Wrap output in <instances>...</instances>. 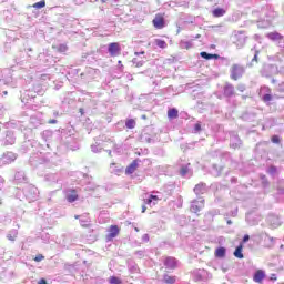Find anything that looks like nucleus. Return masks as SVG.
Wrapping results in <instances>:
<instances>
[{
	"label": "nucleus",
	"mask_w": 284,
	"mask_h": 284,
	"mask_svg": "<svg viewBox=\"0 0 284 284\" xmlns=\"http://www.w3.org/2000/svg\"><path fill=\"white\" fill-rule=\"evenodd\" d=\"M3 183H6V180H3V178L0 176V185H3Z\"/></svg>",
	"instance_id": "nucleus-42"
},
{
	"label": "nucleus",
	"mask_w": 284,
	"mask_h": 284,
	"mask_svg": "<svg viewBox=\"0 0 284 284\" xmlns=\"http://www.w3.org/2000/svg\"><path fill=\"white\" fill-rule=\"evenodd\" d=\"M181 45H182V48H185V50H190V48H192V42H190V41H182Z\"/></svg>",
	"instance_id": "nucleus-27"
},
{
	"label": "nucleus",
	"mask_w": 284,
	"mask_h": 284,
	"mask_svg": "<svg viewBox=\"0 0 284 284\" xmlns=\"http://www.w3.org/2000/svg\"><path fill=\"white\" fill-rule=\"evenodd\" d=\"M247 241H250V235H244L243 243H247Z\"/></svg>",
	"instance_id": "nucleus-36"
},
{
	"label": "nucleus",
	"mask_w": 284,
	"mask_h": 284,
	"mask_svg": "<svg viewBox=\"0 0 284 284\" xmlns=\"http://www.w3.org/2000/svg\"><path fill=\"white\" fill-rule=\"evenodd\" d=\"M160 201L159 196L156 195H150L149 199L144 200L145 205H156V202Z\"/></svg>",
	"instance_id": "nucleus-12"
},
{
	"label": "nucleus",
	"mask_w": 284,
	"mask_h": 284,
	"mask_svg": "<svg viewBox=\"0 0 284 284\" xmlns=\"http://www.w3.org/2000/svg\"><path fill=\"white\" fill-rule=\"evenodd\" d=\"M125 126L128 128V130H134V128H136V120L135 119L126 120Z\"/></svg>",
	"instance_id": "nucleus-15"
},
{
	"label": "nucleus",
	"mask_w": 284,
	"mask_h": 284,
	"mask_svg": "<svg viewBox=\"0 0 284 284\" xmlns=\"http://www.w3.org/2000/svg\"><path fill=\"white\" fill-rule=\"evenodd\" d=\"M148 207L145 205L142 206V214H145Z\"/></svg>",
	"instance_id": "nucleus-39"
},
{
	"label": "nucleus",
	"mask_w": 284,
	"mask_h": 284,
	"mask_svg": "<svg viewBox=\"0 0 284 284\" xmlns=\"http://www.w3.org/2000/svg\"><path fill=\"white\" fill-rule=\"evenodd\" d=\"M109 53L111 57H119V54H121V45L119 42H111L109 44Z\"/></svg>",
	"instance_id": "nucleus-4"
},
{
	"label": "nucleus",
	"mask_w": 284,
	"mask_h": 284,
	"mask_svg": "<svg viewBox=\"0 0 284 284\" xmlns=\"http://www.w3.org/2000/svg\"><path fill=\"white\" fill-rule=\"evenodd\" d=\"M48 123H49L50 125H54V124H57L58 122H57V120L51 119V120L48 121Z\"/></svg>",
	"instance_id": "nucleus-34"
},
{
	"label": "nucleus",
	"mask_w": 284,
	"mask_h": 284,
	"mask_svg": "<svg viewBox=\"0 0 284 284\" xmlns=\"http://www.w3.org/2000/svg\"><path fill=\"white\" fill-rule=\"evenodd\" d=\"M271 281H276V274L271 275Z\"/></svg>",
	"instance_id": "nucleus-40"
},
{
	"label": "nucleus",
	"mask_w": 284,
	"mask_h": 284,
	"mask_svg": "<svg viewBox=\"0 0 284 284\" xmlns=\"http://www.w3.org/2000/svg\"><path fill=\"white\" fill-rule=\"evenodd\" d=\"M58 52L65 53L68 52V45L67 44H60L57 49Z\"/></svg>",
	"instance_id": "nucleus-26"
},
{
	"label": "nucleus",
	"mask_w": 284,
	"mask_h": 284,
	"mask_svg": "<svg viewBox=\"0 0 284 284\" xmlns=\"http://www.w3.org/2000/svg\"><path fill=\"white\" fill-rule=\"evenodd\" d=\"M226 250L225 247H219L215 251V255L217 256V258H225V254H226Z\"/></svg>",
	"instance_id": "nucleus-17"
},
{
	"label": "nucleus",
	"mask_w": 284,
	"mask_h": 284,
	"mask_svg": "<svg viewBox=\"0 0 284 284\" xmlns=\"http://www.w3.org/2000/svg\"><path fill=\"white\" fill-rule=\"evenodd\" d=\"M142 119L145 121V120H148V115H142Z\"/></svg>",
	"instance_id": "nucleus-43"
},
{
	"label": "nucleus",
	"mask_w": 284,
	"mask_h": 284,
	"mask_svg": "<svg viewBox=\"0 0 284 284\" xmlns=\"http://www.w3.org/2000/svg\"><path fill=\"white\" fill-rule=\"evenodd\" d=\"M121 229L119 225H111L109 227V234L106 235V241H112L113 239H116V235L120 234Z\"/></svg>",
	"instance_id": "nucleus-5"
},
{
	"label": "nucleus",
	"mask_w": 284,
	"mask_h": 284,
	"mask_svg": "<svg viewBox=\"0 0 284 284\" xmlns=\"http://www.w3.org/2000/svg\"><path fill=\"white\" fill-rule=\"evenodd\" d=\"M194 130H195V132H201V123H196L194 125Z\"/></svg>",
	"instance_id": "nucleus-32"
},
{
	"label": "nucleus",
	"mask_w": 284,
	"mask_h": 284,
	"mask_svg": "<svg viewBox=\"0 0 284 284\" xmlns=\"http://www.w3.org/2000/svg\"><path fill=\"white\" fill-rule=\"evenodd\" d=\"M263 101H265V102L272 101V95L271 94L263 95Z\"/></svg>",
	"instance_id": "nucleus-31"
},
{
	"label": "nucleus",
	"mask_w": 284,
	"mask_h": 284,
	"mask_svg": "<svg viewBox=\"0 0 284 284\" xmlns=\"http://www.w3.org/2000/svg\"><path fill=\"white\" fill-rule=\"evenodd\" d=\"M240 45H245V37H241Z\"/></svg>",
	"instance_id": "nucleus-35"
},
{
	"label": "nucleus",
	"mask_w": 284,
	"mask_h": 284,
	"mask_svg": "<svg viewBox=\"0 0 284 284\" xmlns=\"http://www.w3.org/2000/svg\"><path fill=\"white\" fill-rule=\"evenodd\" d=\"M135 232H139V227H135Z\"/></svg>",
	"instance_id": "nucleus-46"
},
{
	"label": "nucleus",
	"mask_w": 284,
	"mask_h": 284,
	"mask_svg": "<svg viewBox=\"0 0 284 284\" xmlns=\"http://www.w3.org/2000/svg\"><path fill=\"white\" fill-rule=\"evenodd\" d=\"M224 94L226 97H232L234 94V87H232L231 84H227L225 88H224Z\"/></svg>",
	"instance_id": "nucleus-18"
},
{
	"label": "nucleus",
	"mask_w": 284,
	"mask_h": 284,
	"mask_svg": "<svg viewBox=\"0 0 284 284\" xmlns=\"http://www.w3.org/2000/svg\"><path fill=\"white\" fill-rule=\"evenodd\" d=\"M266 37L271 39V41H278V39H281V34L277 32L267 33Z\"/></svg>",
	"instance_id": "nucleus-20"
},
{
	"label": "nucleus",
	"mask_w": 284,
	"mask_h": 284,
	"mask_svg": "<svg viewBox=\"0 0 284 284\" xmlns=\"http://www.w3.org/2000/svg\"><path fill=\"white\" fill-rule=\"evenodd\" d=\"M189 172H190V168H187V166H182L180 169L181 176H185V174H187Z\"/></svg>",
	"instance_id": "nucleus-28"
},
{
	"label": "nucleus",
	"mask_w": 284,
	"mask_h": 284,
	"mask_svg": "<svg viewBox=\"0 0 284 284\" xmlns=\"http://www.w3.org/2000/svg\"><path fill=\"white\" fill-rule=\"evenodd\" d=\"M45 256H43V254H38L33 261H36V263H41V261H44Z\"/></svg>",
	"instance_id": "nucleus-29"
},
{
	"label": "nucleus",
	"mask_w": 284,
	"mask_h": 284,
	"mask_svg": "<svg viewBox=\"0 0 284 284\" xmlns=\"http://www.w3.org/2000/svg\"><path fill=\"white\" fill-rule=\"evenodd\" d=\"M219 59H221L223 61V63H225L226 65L230 63V61H227V59L221 58V57H219V54H214V60L219 61Z\"/></svg>",
	"instance_id": "nucleus-30"
},
{
	"label": "nucleus",
	"mask_w": 284,
	"mask_h": 284,
	"mask_svg": "<svg viewBox=\"0 0 284 284\" xmlns=\"http://www.w3.org/2000/svg\"><path fill=\"white\" fill-rule=\"evenodd\" d=\"M234 256H235V258H243L244 257V255H243V244H240L236 248H235V251H234Z\"/></svg>",
	"instance_id": "nucleus-14"
},
{
	"label": "nucleus",
	"mask_w": 284,
	"mask_h": 284,
	"mask_svg": "<svg viewBox=\"0 0 284 284\" xmlns=\"http://www.w3.org/2000/svg\"><path fill=\"white\" fill-rule=\"evenodd\" d=\"M191 212H201V206H199V202H193L191 205Z\"/></svg>",
	"instance_id": "nucleus-25"
},
{
	"label": "nucleus",
	"mask_w": 284,
	"mask_h": 284,
	"mask_svg": "<svg viewBox=\"0 0 284 284\" xmlns=\"http://www.w3.org/2000/svg\"><path fill=\"white\" fill-rule=\"evenodd\" d=\"M264 278H265V271H263V270L256 271L254 276H253V281L255 283H263Z\"/></svg>",
	"instance_id": "nucleus-8"
},
{
	"label": "nucleus",
	"mask_w": 284,
	"mask_h": 284,
	"mask_svg": "<svg viewBox=\"0 0 284 284\" xmlns=\"http://www.w3.org/2000/svg\"><path fill=\"white\" fill-rule=\"evenodd\" d=\"M45 6V0H41L40 2H36L32 8H36V10H41Z\"/></svg>",
	"instance_id": "nucleus-24"
},
{
	"label": "nucleus",
	"mask_w": 284,
	"mask_h": 284,
	"mask_svg": "<svg viewBox=\"0 0 284 284\" xmlns=\"http://www.w3.org/2000/svg\"><path fill=\"white\" fill-rule=\"evenodd\" d=\"M109 283L110 284H122L123 282L121 281V278L116 277V276H111L109 278Z\"/></svg>",
	"instance_id": "nucleus-23"
},
{
	"label": "nucleus",
	"mask_w": 284,
	"mask_h": 284,
	"mask_svg": "<svg viewBox=\"0 0 284 284\" xmlns=\"http://www.w3.org/2000/svg\"><path fill=\"white\" fill-rule=\"evenodd\" d=\"M3 94H4V95H8V91H3Z\"/></svg>",
	"instance_id": "nucleus-45"
},
{
	"label": "nucleus",
	"mask_w": 284,
	"mask_h": 284,
	"mask_svg": "<svg viewBox=\"0 0 284 284\" xmlns=\"http://www.w3.org/2000/svg\"><path fill=\"white\" fill-rule=\"evenodd\" d=\"M1 159L6 165H10V163H14V161H17V153L7 151L2 154Z\"/></svg>",
	"instance_id": "nucleus-3"
},
{
	"label": "nucleus",
	"mask_w": 284,
	"mask_h": 284,
	"mask_svg": "<svg viewBox=\"0 0 284 284\" xmlns=\"http://www.w3.org/2000/svg\"><path fill=\"white\" fill-rule=\"evenodd\" d=\"M152 24L155 30H163L165 28V13H156L152 20Z\"/></svg>",
	"instance_id": "nucleus-1"
},
{
	"label": "nucleus",
	"mask_w": 284,
	"mask_h": 284,
	"mask_svg": "<svg viewBox=\"0 0 284 284\" xmlns=\"http://www.w3.org/2000/svg\"><path fill=\"white\" fill-rule=\"evenodd\" d=\"M1 203H2V202H1V200H0V205H1Z\"/></svg>",
	"instance_id": "nucleus-49"
},
{
	"label": "nucleus",
	"mask_w": 284,
	"mask_h": 284,
	"mask_svg": "<svg viewBox=\"0 0 284 284\" xmlns=\"http://www.w3.org/2000/svg\"><path fill=\"white\" fill-rule=\"evenodd\" d=\"M74 219H79V215H75Z\"/></svg>",
	"instance_id": "nucleus-47"
},
{
	"label": "nucleus",
	"mask_w": 284,
	"mask_h": 284,
	"mask_svg": "<svg viewBox=\"0 0 284 284\" xmlns=\"http://www.w3.org/2000/svg\"><path fill=\"white\" fill-rule=\"evenodd\" d=\"M245 72V69L239 64H234L231 68V79H233L234 81H237V79H241V77H243Z\"/></svg>",
	"instance_id": "nucleus-2"
},
{
	"label": "nucleus",
	"mask_w": 284,
	"mask_h": 284,
	"mask_svg": "<svg viewBox=\"0 0 284 284\" xmlns=\"http://www.w3.org/2000/svg\"><path fill=\"white\" fill-rule=\"evenodd\" d=\"M193 192L196 196H201L207 192V185H205V183H199L194 186Z\"/></svg>",
	"instance_id": "nucleus-6"
},
{
	"label": "nucleus",
	"mask_w": 284,
	"mask_h": 284,
	"mask_svg": "<svg viewBox=\"0 0 284 284\" xmlns=\"http://www.w3.org/2000/svg\"><path fill=\"white\" fill-rule=\"evenodd\" d=\"M254 60H256V54L254 55Z\"/></svg>",
	"instance_id": "nucleus-48"
},
{
	"label": "nucleus",
	"mask_w": 284,
	"mask_h": 284,
	"mask_svg": "<svg viewBox=\"0 0 284 284\" xmlns=\"http://www.w3.org/2000/svg\"><path fill=\"white\" fill-rule=\"evenodd\" d=\"M139 54H145V51L135 52V57H139Z\"/></svg>",
	"instance_id": "nucleus-41"
},
{
	"label": "nucleus",
	"mask_w": 284,
	"mask_h": 284,
	"mask_svg": "<svg viewBox=\"0 0 284 284\" xmlns=\"http://www.w3.org/2000/svg\"><path fill=\"white\" fill-rule=\"evenodd\" d=\"M38 284H48V281H45V278H41Z\"/></svg>",
	"instance_id": "nucleus-37"
},
{
	"label": "nucleus",
	"mask_w": 284,
	"mask_h": 284,
	"mask_svg": "<svg viewBox=\"0 0 284 284\" xmlns=\"http://www.w3.org/2000/svg\"><path fill=\"white\" fill-rule=\"evenodd\" d=\"M232 148H239V145H241V140H236V143H231Z\"/></svg>",
	"instance_id": "nucleus-33"
},
{
	"label": "nucleus",
	"mask_w": 284,
	"mask_h": 284,
	"mask_svg": "<svg viewBox=\"0 0 284 284\" xmlns=\"http://www.w3.org/2000/svg\"><path fill=\"white\" fill-rule=\"evenodd\" d=\"M168 119H179V110L176 108L169 109Z\"/></svg>",
	"instance_id": "nucleus-11"
},
{
	"label": "nucleus",
	"mask_w": 284,
	"mask_h": 284,
	"mask_svg": "<svg viewBox=\"0 0 284 284\" xmlns=\"http://www.w3.org/2000/svg\"><path fill=\"white\" fill-rule=\"evenodd\" d=\"M164 283L166 284H175L176 283V276H171L165 274L163 277Z\"/></svg>",
	"instance_id": "nucleus-16"
},
{
	"label": "nucleus",
	"mask_w": 284,
	"mask_h": 284,
	"mask_svg": "<svg viewBox=\"0 0 284 284\" xmlns=\"http://www.w3.org/2000/svg\"><path fill=\"white\" fill-rule=\"evenodd\" d=\"M164 265L168 270H176V258L175 257H165Z\"/></svg>",
	"instance_id": "nucleus-7"
},
{
	"label": "nucleus",
	"mask_w": 284,
	"mask_h": 284,
	"mask_svg": "<svg viewBox=\"0 0 284 284\" xmlns=\"http://www.w3.org/2000/svg\"><path fill=\"white\" fill-rule=\"evenodd\" d=\"M195 39H201V34L195 36Z\"/></svg>",
	"instance_id": "nucleus-44"
},
{
	"label": "nucleus",
	"mask_w": 284,
	"mask_h": 284,
	"mask_svg": "<svg viewBox=\"0 0 284 284\" xmlns=\"http://www.w3.org/2000/svg\"><path fill=\"white\" fill-rule=\"evenodd\" d=\"M67 201L69 203H74V201H79V194L77 193V190H71L70 194L67 195Z\"/></svg>",
	"instance_id": "nucleus-10"
},
{
	"label": "nucleus",
	"mask_w": 284,
	"mask_h": 284,
	"mask_svg": "<svg viewBox=\"0 0 284 284\" xmlns=\"http://www.w3.org/2000/svg\"><path fill=\"white\" fill-rule=\"evenodd\" d=\"M200 57H202V59H205L206 61H210L211 59H214V54L207 53V52H205V51H202V52L200 53Z\"/></svg>",
	"instance_id": "nucleus-22"
},
{
	"label": "nucleus",
	"mask_w": 284,
	"mask_h": 284,
	"mask_svg": "<svg viewBox=\"0 0 284 284\" xmlns=\"http://www.w3.org/2000/svg\"><path fill=\"white\" fill-rule=\"evenodd\" d=\"M17 236H19V231L18 230H11L7 234L8 241H12V242L17 241Z\"/></svg>",
	"instance_id": "nucleus-13"
},
{
	"label": "nucleus",
	"mask_w": 284,
	"mask_h": 284,
	"mask_svg": "<svg viewBox=\"0 0 284 284\" xmlns=\"http://www.w3.org/2000/svg\"><path fill=\"white\" fill-rule=\"evenodd\" d=\"M155 45H158V48H161V50H165V48H168V42L161 39H155Z\"/></svg>",
	"instance_id": "nucleus-19"
},
{
	"label": "nucleus",
	"mask_w": 284,
	"mask_h": 284,
	"mask_svg": "<svg viewBox=\"0 0 284 284\" xmlns=\"http://www.w3.org/2000/svg\"><path fill=\"white\" fill-rule=\"evenodd\" d=\"M138 168H139V162L134 160L130 165L126 166L125 174H134Z\"/></svg>",
	"instance_id": "nucleus-9"
},
{
	"label": "nucleus",
	"mask_w": 284,
	"mask_h": 284,
	"mask_svg": "<svg viewBox=\"0 0 284 284\" xmlns=\"http://www.w3.org/2000/svg\"><path fill=\"white\" fill-rule=\"evenodd\" d=\"M227 12V10L223 8H216L214 9V17H223Z\"/></svg>",
	"instance_id": "nucleus-21"
},
{
	"label": "nucleus",
	"mask_w": 284,
	"mask_h": 284,
	"mask_svg": "<svg viewBox=\"0 0 284 284\" xmlns=\"http://www.w3.org/2000/svg\"><path fill=\"white\" fill-rule=\"evenodd\" d=\"M272 141H273V143H278V136L274 135V136L272 138Z\"/></svg>",
	"instance_id": "nucleus-38"
}]
</instances>
